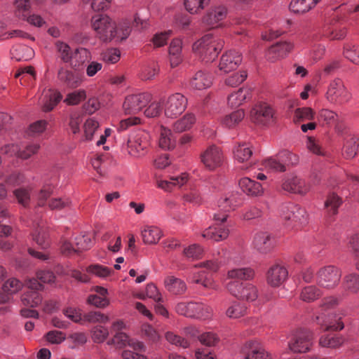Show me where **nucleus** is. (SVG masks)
Returning a JSON list of instances; mask_svg holds the SVG:
<instances>
[{
	"label": "nucleus",
	"mask_w": 359,
	"mask_h": 359,
	"mask_svg": "<svg viewBox=\"0 0 359 359\" xmlns=\"http://www.w3.org/2000/svg\"><path fill=\"white\" fill-rule=\"evenodd\" d=\"M48 233L43 228H39L33 234V240L39 245L42 249H46L50 245L48 239Z\"/></svg>",
	"instance_id": "52"
},
{
	"label": "nucleus",
	"mask_w": 359,
	"mask_h": 359,
	"mask_svg": "<svg viewBox=\"0 0 359 359\" xmlns=\"http://www.w3.org/2000/svg\"><path fill=\"white\" fill-rule=\"evenodd\" d=\"M245 116V112L243 109L236 110L231 114L226 115L222 123L224 126L231 128L240 123Z\"/></svg>",
	"instance_id": "49"
},
{
	"label": "nucleus",
	"mask_w": 359,
	"mask_h": 359,
	"mask_svg": "<svg viewBox=\"0 0 359 359\" xmlns=\"http://www.w3.org/2000/svg\"><path fill=\"white\" fill-rule=\"evenodd\" d=\"M321 295L320 290L314 285H309L302 289L300 298L304 302H313Z\"/></svg>",
	"instance_id": "46"
},
{
	"label": "nucleus",
	"mask_w": 359,
	"mask_h": 359,
	"mask_svg": "<svg viewBox=\"0 0 359 359\" xmlns=\"http://www.w3.org/2000/svg\"><path fill=\"white\" fill-rule=\"evenodd\" d=\"M337 116L334 111L327 109H323L318 112V120L319 122H322L323 125H330L336 122Z\"/></svg>",
	"instance_id": "54"
},
{
	"label": "nucleus",
	"mask_w": 359,
	"mask_h": 359,
	"mask_svg": "<svg viewBox=\"0 0 359 359\" xmlns=\"http://www.w3.org/2000/svg\"><path fill=\"white\" fill-rule=\"evenodd\" d=\"M152 95L149 93L132 94L126 97L123 109L126 114H135L151 101Z\"/></svg>",
	"instance_id": "9"
},
{
	"label": "nucleus",
	"mask_w": 359,
	"mask_h": 359,
	"mask_svg": "<svg viewBox=\"0 0 359 359\" xmlns=\"http://www.w3.org/2000/svg\"><path fill=\"white\" fill-rule=\"evenodd\" d=\"M273 116L272 108L266 104L257 105L250 111V118L257 124H268L272 121Z\"/></svg>",
	"instance_id": "17"
},
{
	"label": "nucleus",
	"mask_w": 359,
	"mask_h": 359,
	"mask_svg": "<svg viewBox=\"0 0 359 359\" xmlns=\"http://www.w3.org/2000/svg\"><path fill=\"white\" fill-rule=\"evenodd\" d=\"M210 0H184V6L190 13H197L208 5Z\"/></svg>",
	"instance_id": "50"
},
{
	"label": "nucleus",
	"mask_w": 359,
	"mask_h": 359,
	"mask_svg": "<svg viewBox=\"0 0 359 359\" xmlns=\"http://www.w3.org/2000/svg\"><path fill=\"white\" fill-rule=\"evenodd\" d=\"M200 158L207 169L214 170L222 165L224 157L220 148L212 144L201 154Z\"/></svg>",
	"instance_id": "12"
},
{
	"label": "nucleus",
	"mask_w": 359,
	"mask_h": 359,
	"mask_svg": "<svg viewBox=\"0 0 359 359\" xmlns=\"http://www.w3.org/2000/svg\"><path fill=\"white\" fill-rule=\"evenodd\" d=\"M282 187L285 191L299 194H304L309 189V185L305 183L304 180L297 176L287 177L283 182Z\"/></svg>",
	"instance_id": "20"
},
{
	"label": "nucleus",
	"mask_w": 359,
	"mask_h": 359,
	"mask_svg": "<svg viewBox=\"0 0 359 359\" xmlns=\"http://www.w3.org/2000/svg\"><path fill=\"white\" fill-rule=\"evenodd\" d=\"M359 147V138L351 137L346 140L344 146L343 154L346 158H353Z\"/></svg>",
	"instance_id": "45"
},
{
	"label": "nucleus",
	"mask_w": 359,
	"mask_h": 359,
	"mask_svg": "<svg viewBox=\"0 0 359 359\" xmlns=\"http://www.w3.org/2000/svg\"><path fill=\"white\" fill-rule=\"evenodd\" d=\"M57 77L64 86L69 89L79 87L83 82L82 78L78 72L65 67H60L58 69Z\"/></svg>",
	"instance_id": "15"
},
{
	"label": "nucleus",
	"mask_w": 359,
	"mask_h": 359,
	"mask_svg": "<svg viewBox=\"0 0 359 359\" xmlns=\"http://www.w3.org/2000/svg\"><path fill=\"white\" fill-rule=\"evenodd\" d=\"M196 122V117L193 114H186L182 118L173 124V130L177 133H182L189 130Z\"/></svg>",
	"instance_id": "34"
},
{
	"label": "nucleus",
	"mask_w": 359,
	"mask_h": 359,
	"mask_svg": "<svg viewBox=\"0 0 359 359\" xmlns=\"http://www.w3.org/2000/svg\"><path fill=\"white\" fill-rule=\"evenodd\" d=\"M243 359H266L272 358L271 353L259 341H246L241 350Z\"/></svg>",
	"instance_id": "13"
},
{
	"label": "nucleus",
	"mask_w": 359,
	"mask_h": 359,
	"mask_svg": "<svg viewBox=\"0 0 359 359\" xmlns=\"http://www.w3.org/2000/svg\"><path fill=\"white\" fill-rule=\"evenodd\" d=\"M226 15V9L219 6L211 8L203 17V22L213 27L219 21L223 20Z\"/></svg>",
	"instance_id": "27"
},
{
	"label": "nucleus",
	"mask_w": 359,
	"mask_h": 359,
	"mask_svg": "<svg viewBox=\"0 0 359 359\" xmlns=\"http://www.w3.org/2000/svg\"><path fill=\"white\" fill-rule=\"evenodd\" d=\"M212 83V80L210 74L198 71L191 79L190 86L194 89L201 90L209 88Z\"/></svg>",
	"instance_id": "25"
},
{
	"label": "nucleus",
	"mask_w": 359,
	"mask_h": 359,
	"mask_svg": "<svg viewBox=\"0 0 359 359\" xmlns=\"http://www.w3.org/2000/svg\"><path fill=\"white\" fill-rule=\"evenodd\" d=\"M239 186L241 190L250 196H258L262 194L263 188L262 184L249 177H243L239 181Z\"/></svg>",
	"instance_id": "24"
},
{
	"label": "nucleus",
	"mask_w": 359,
	"mask_h": 359,
	"mask_svg": "<svg viewBox=\"0 0 359 359\" xmlns=\"http://www.w3.org/2000/svg\"><path fill=\"white\" fill-rule=\"evenodd\" d=\"M316 321L324 331L341 330L344 327V323L341 321V317L333 313L327 316L325 315L316 316Z\"/></svg>",
	"instance_id": "19"
},
{
	"label": "nucleus",
	"mask_w": 359,
	"mask_h": 359,
	"mask_svg": "<svg viewBox=\"0 0 359 359\" xmlns=\"http://www.w3.org/2000/svg\"><path fill=\"white\" fill-rule=\"evenodd\" d=\"M87 272L93 273L100 278H105L109 276L111 273V270L107 266H102L100 264H92L90 265L87 269Z\"/></svg>",
	"instance_id": "61"
},
{
	"label": "nucleus",
	"mask_w": 359,
	"mask_h": 359,
	"mask_svg": "<svg viewBox=\"0 0 359 359\" xmlns=\"http://www.w3.org/2000/svg\"><path fill=\"white\" fill-rule=\"evenodd\" d=\"M165 286L171 293L175 294H181L185 292L187 285L180 278L174 276H169L165 279Z\"/></svg>",
	"instance_id": "30"
},
{
	"label": "nucleus",
	"mask_w": 359,
	"mask_h": 359,
	"mask_svg": "<svg viewBox=\"0 0 359 359\" xmlns=\"http://www.w3.org/2000/svg\"><path fill=\"white\" fill-rule=\"evenodd\" d=\"M226 289L235 297L248 302H254L258 297L257 287L250 283L231 280L226 284Z\"/></svg>",
	"instance_id": "7"
},
{
	"label": "nucleus",
	"mask_w": 359,
	"mask_h": 359,
	"mask_svg": "<svg viewBox=\"0 0 359 359\" xmlns=\"http://www.w3.org/2000/svg\"><path fill=\"white\" fill-rule=\"evenodd\" d=\"M187 102V98L180 93L170 95L164 104L165 115L170 118H177L186 109Z\"/></svg>",
	"instance_id": "11"
},
{
	"label": "nucleus",
	"mask_w": 359,
	"mask_h": 359,
	"mask_svg": "<svg viewBox=\"0 0 359 359\" xmlns=\"http://www.w3.org/2000/svg\"><path fill=\"white\" fill-rule=\"evenodd\" d=\"M342 203L341 199L334 193H332L327 196L325 202V207L327 213L330 215H335L338 212V208Z\"/></svg>",
	"instance_id": "41"
},
{
	"label": "nucleus",
	"mask_w": 359,
	"mask_h": 359,
	"mask_svg": "<svg viewBox=\"0 0 359 359\" xmlns=\"http://www.w3.org/2000/svg\"><path fill=\"white\" fill-rule=\"evenodd\" d=\"M191 283L201 285L205 289H217V285L211 276L203 271L194 273L191 278Z\"/></svg>",
	"instance_id": "28"
},
{
	"label": "nucleus",
	"mask_w": 359,
	"mask_h": 359,
	"mask_svg": "<svg viewBox=\"0 0 359 359\" xmlns=\"http://www.w3.org/2000/svg\"><path fill=\"white\" fill-rule=\"evenodd\" d=\"M293 44L287 41H280L269 47L266 53V59L275 62L285 57L293 49Z\"/></svg>",
	"instance_id": "14"
},
{
	"label": "nucleus",
	"mask_w": 359,
	"mask_h": 359,
	"mask_svg": "<svg viewBox=\"0 0 359 359\" xmlns=\"http://www.w3.org/2000/svg\"><path fill=\"white\" fill-rule=\"evenodd\" d=\"M229 229L223 227H209L205 229L202 236L214 241H219L226 239L229 236Z\"/></svg>",
	"instance_id": "32"
},
{
	"label": "nucleus",
	"mask_w": 359,
	"mask_h": 359,
	"mask_svg": "<svg viewBox=\"0 0 359 359\" xmlns=\"http://www.w3.org/2000/svg\"><path fill=\"white\" fill-rule=\"evenodd\" d=\"M248 308L243 303L233 302L226 311V315L230 318H238L247 313Z\"/></svg>",
	"instance_id": "39"
},
{
	"label": "nucleus",
	"mask_w": 359,
	"mask_h": 359,
	"mask_svg": "<svg viewBox=\"0 0 359 359\" xmlns=\"http://www.w3.org/2000/svg\"><path fill=\"white\" fill-rule=\"evenodd\" d=\"M224 46V41L213 35L205 34L192 46V50L203 62H213Z\"/></svg>",
	"instance_id": "2"
},
{
	"label": "nucleus",
	"mask_w": 359,
	"mask_h": 359,
	"mask_svg": "<svg viewBox=\"0 0 359 359\" xmlns=\"http://www.w3.org/2000/svg\"><path fill=\"white\" fill-rule=\"evenodd\" d=\"M342 285L346 291L355 294L359 291V275L349 273L344 277Z\"/></svg>",
	"instance_id": "35"
},
{
	"label": "nucleus",
	"mask_w": 359,
	"mask_h": 359,
	"mask_svg": "<svg viewBox=\"0 0 359 359\" xmlns=\"http://www.w3.org/2000/svg\"><path fill=\"white\" fill-rule=\"evenodd\" d=\"M344 55L351 62L359 65V46H352L345 48Z\"/></svg>",
	"instance_id": "64"
},
{
	"label": "nucleus",
	"mask_w": 359,
	"mask_h": 359,
	"mask_svg": "<svg viewBox=\"0 0 359 359\" xmlns=\"http://www.w3.org/2000/svg\"><path fill=\"white\" fill-rule=\"evenodd\" d=\"M90 59V53L86 48H79L74 51L71 65L75 69H80L84 64L88 62Z\"/></svg>",
	"instance_id": "29"
},
{
	"label": "nucleus",
	"mask_w": 359,
	"mask_h": 359,
	"mask_svg": "<svg viewBox=\"0 0 359 359\" xmlns=\"http://www.w3.org/2000/svg\"><path fill=\"white\" fill-rule=\"evenodd\" d=\"M91 27L96 36L102 41L107 43L113 39L122 41L130 35L132 28L128 20H123L116 25L109 15L97 13L90 20Z\"/></svg>",
	"instance_id": "1"
},
{
	"label": "nucleus",
	"mask_w": 359,
	"mask_h": 359,
	"mask_svg": "<svg viewBox=\"0 0 359 359\" xmlns=\"http://www.w3.org/2000/svg\"><path fill=\"white\" fill-rule=\"evenodd\" d=\"M129 337L124 332H116L111 340H109L107 345H113L116 348H123L126 345H129Z\"/></svg>",
	"instance_id": "48"
},
{
	"label": "nucleus",
	"mask_w": 359,
	"mask_h": 359,
	"mask_svg": "<svg viewBox=\"0 0 359 359\" xmlns=\"http://www.w3.org/2000/svg\"><path fill=\"white\" fill-rule=\"evenodd\" d=\"M344 342L342 337L335 334H325L320 338L319 344L323 347L337 348Z\"/></svg>",
	"instance_id": "44"
},
{
	"label": "nucleus",
	"mask_w": 359,
	"mask_h": 359,
	"mask_svg": "<svg viewBox=\"0 0 359 359\" xmlns=\"http://www.w3.org/2000/svg\"><path fill=\"white\" fill-rule=\"evenodd\" d=\"M128 346L133 349L134 354L138 359H147V357L144 355L146 346L142 341L130 339Z\"/></svg>",
	"instance_id": "62"
},
{
	"label": "nucleus",
	"mask_w": 359,
	"mask_h": 359,
	"mask_svg": "<svg viewBox=\"0 0 359 359\" xmlns=\"http://www.w3.org/2000/svg\"><path fill=\"white\" fill-rule=\"evenodd\" d=\"M228 278L231 279L250 280L255 276L254 271L249 267L233 269L228 271Z\"/></svg>",
	"instance_id": "40"
},
{
	"label": "nucleus",
	"mask_w": 359,
	"mask_h": 359,
	"mask_svg": "<svg viewBox=\"0 0 359 359\" xmlns=\"http://www.w3.org/2000/svg\"><path fill=\"white\" fill-rule=\"evenodd\" d=\"M254 246L260 253L270 252L274 246L273 240L267 233L261 232L256 234L254 238Z\"/></svg>",
	"instance_id": "22"
},
{
	"label": "nucleus",
	"mask_w": 359,
	"mask_h": 359,
	"mask_svg": "<svg viewBox=\"0 0 359 359\" xmlns=\"http://www.w3.org/2000/svg\"><path fill=\"white\" fill-rule=\"evenodd\" d=\"M252 97V90L249 88H241L228 97V103L231 107H238L250 101Z\"/></svg>",
	"instance_id": "23"
},
{
	"label": "nucleus",
	"mask_w": 359,
	"mask_h": 359,
	"mask_svg": "<svg viewBox=\"0 0 359 359\" xmlns=\"http://www.w3.org/2000/svg\"><path fill=\"white\" fill-rule=\"evenodd\" d=\"M83 319L89 323H105L109 321V318L107 316L102 313L100 311H90L83 315Z\"/></svg>",
	"instance_id": "60"
},
{
	"label": "nucleus",
	"mask_w": 359,
	"mask_h": 359,
	"mask_svg": "<svg viewBox=\"0 0 359 359\" xmlns=\"http://www.w3.org/2000/svg\"><path fill=\"white\" fill-rule=\"evenodd\" d=\"M158 144L161 149L165 150H170L175 147V141L172 138L170 130L164 127L161 128Z\"/></svg>",
	"instance_id": "36"
},
{
	"label": "nucleus",
	"mask_w": 359,
	"mask_h": 359,
	"mask_svg": "<svg viewBox=\"0 0 359 359\" xmlns=\"http://www.w3.org/2000/svg\"><path fill=\"white\" fill-rule=\"evenodd\" d=\"M243 203L242 194L238 191H232L222 196L218 201V205L224 212L235 210Z\"/></svg>",
	"instance_id": "21"
},
{
	"label": "nucleus",
	"mask_w": 359,
	"mask_h": 359,
	"mask_svg": "<svg viewBox=\"0 0 359 359\" xmlns=\"http://www.w3.org/2000/svg\"><path fill=\"white\" fill-rule=\"evenodd\" d=\"M55 46L57 48V51L60 53V58L64 62H70L74 52L72 51L70 46L62 42V41H57L55 43Z\"/></svg>",
	"instance_id": "53"
},
{
	"label": "nucleus",
	"mask_w": 359,
	"mask_h": 359,
	"mask_svg": "<svg viewBox=\"0 0 359 359\" xmlns=\"http://www.w3.org/2000/svg\"><path fill=\"white\" fill-rule=\"evenodd\" d=\"M315 112L310 107L297 108L294 111V121L302 122L305 121H311L314 118Z\"/></svg>",
	"instance_id": "47"
},
{
	"label": "nucleus",
	"mask_w": 359,
	"mask_h": 359,
	"mask_svg": "<svg viewBox=\"0 0 359 359\" xmlns=\"http://www.w3.org/2000/svg\"><path fill=\"white\" fill-rule=\"evenodd\" d=\"M161 236V231L156 226H147L142 231V239L146 244H156Z\"/></svg>",
	"instance_id": "33"
},
{
	"label": "nucleus",
	"mask_w": 359,
	"mask_h": 359,
	"mask_svg": "<svg viewBox=\"0 0 359 359\" xmlns=\"http://www.w3.org/2000/svg\"><path fill=\"white\" fill-rule=\"evenodd\" d=\"M351 97V93L341 79H336L330 83L326 93V98L330 102L342 105L348 103Z\"/></svg>",
	"instance_id": "6"
},
{
	"label": "nucleus",
	"mask_w": 359,
	"mask_h": 359,
	"mask_svg": "<svg viewBox=\"0 0 359 359\" xmlns=\"http://www.w3.org/2000/svg\"><path fill=\"white\" fill-rule=\"evenodd\" d=\"M187 181V175L184 173L180 176L171 177L170 180H161L158 182V187L166 191L170 190L174 186L180 187Z\"/></svg>",
	"instance_id": "37"
},
{
	"label": "nucleus",
	"mask_w": 359,
	"mask_h": 359,
	"mask_svg": "<svg viewBox=\"0 0 359 359\" xmlns=\"http://www.w3.org/2000/svg\"><path fill=\"white\" fill-rule=\"evenodd\" d=\"M281 211L285 224L289 228H297L307 223L306 212L299 205L292 203L283 204Z\"/></svg>",
	"instance_id": "3"
},
{
	"label": "nucleus",
	"mask_w": 359,
	"mask_h": 359,
	"mask_svg": "<svg viewBox=\"0 0 359 359\" xmlns=\"http://www.w3.org/2000/svg\"><path fill=\"white\" fill-rule=\"evenodd\" d=\"M22 288V283L16 278H10L3 285L4 292L8 294L17 293Z\"/></svg>",
	"instance_id": "58"
},
{
	"label": "nucleus",
	"mask_w": 359,
	"mask_h": 359,
	"mask_svg": "<svg viewBox=\"0 0 359 359\" xmlns=\"http://www.w3.org/2000/svg\"><path fill=\"white\" fill-rule=\"evenodd\" d=\"M341 277L340 269L332 265L322 267L316 273L318 284L327 289H332L338 285Z\"/></svg>",
	"instance_id": "8"
},
{
	"label": "nucleus",
	"mask_w": 359,
	"mask_h": 359,
	"mask_svg": "<svg viewBox=\"0 0 359 359\" xmlns=\"http://www.w3.org/2000/svg\"><path fill=\"white\" fill-rule=\"evenodd\" d=\"M61 93L55 90H48L43 100L42 109L45 112L50 111L62 100Z\"/></svg>",
	"instance_id": "26"
},
{
	"label": "nucleus",
	"mask_w": 359,
	"mask_h": 359,
	"mask_svg": "<svg viewBox=\"0 0 359 359\" xmlns=\"http://www.w3.org/2000/svg\"><path fill=\"white\" fill-rule=\"evenodd\" d=\"M241 62V55L236 50H231L222 55L219 68L224 73H228L236 69Z\"/></svg>",
	"instance_id": "16"
},
{
	"label": "nucleus",
	"mask_w": 359,
	"mask_h": 359,
	"mask_svg": "<svg viewBox=\"0 0 359 359\" xmlns=\"http://www.w3.org/2000/svg\"><path fill=\"white\" fill-rule=\"evenodd\" d=\"M150 135L143 130L136 131L128 140L129 154L135 157L144 156L149 145Z\"/></svg>",
	"instance_id": "10"
},
{
	"label": "nucleus",
	"mask_w": 359,
	"mask_h": 359,
	"mask_svg": "<svg viewBox=\"0 0 359 359\" xmlns=\"http://www.w3.org/2000/svg\"><path fill=\"white\" fill-rule=\"evenodd\" d=\"M21 302L25 306L34 308L41 303L42 297L38 292L29 291L21 296Z\"/></svg>",
	"instance_id": "38"
},
{
	"label": "nucleus",
	"mask_w": 359,
	"mask_h": 359,
	"mask_svg": "<svg viewBox=\"0 0 359 359\" xmlns=\"http://www.w3.org/2000/svg\"><path fill=\"white\" fill-rule=\"evenodd\" d=\"M92 245L91 238L88 235H81L75 238L76 250H77L78 254L88 250L92 247Z\"/></svg>",
	"instance_id": "55"
},
{
	"label": "nucleus",
	"mask_w": 359,
	"mask_h": 359,
	"mask_svg": "<svg viewBox=\"0 0 359 359\" xmlns=\"http://www.w3.org/2000/svg\"><path fill=\"white\" fill-rule=\"evenodd\" d=\"M86 97V93L85 90L79 89L78 90L73 91L67 95L66 98L64 100L68 105H76L79 104L81 101L85 100Z\"/></svg>",
	"instance_id": "51"
},
{
	"label": "nucleus",
	"mask_w": 359,
	"mask_h": 359,
	"mask_svg": "<svg viewBox=\"0 0 359 359\" xmlns=\"http://www.w3.org/2000/svg\"><path fill=\"white\" fill-rule=\"evenodd\" d=\"M323 34L330 40H341L346 36V30L344 27L327 26L324 28Z\"/></svg>",
	"instance_id": "42"
},
{
	"label": "nucleus",
	"mask_w": 359,
	"mask_h": 359,
	"mask_svg": "<svg viewBox=\"0 0 359 359\" xmlns=\"http://www.w3.org/2000/svg\"><path fill=\"white\" fill-rule=\"evenodd\" d=\"M288 272L280 265L276 264L269 268L266 274L268 284L272 287H278L287 279Z\"/></svg>",
	"instance_id": "18"
},
{
	"label": "nucleus",
	"mask_w": 359,
	"mask_h": 359,
	"mask_svg": "<svg viewBox=\"0 0 359 359\" xmlns=\"http://www.w3.org/2000/svg\"><path fill=\"white\" fill-rule=\"evenodd\" d=\"M159 72V66L158 64L153 62L146 67L141 74L142 80H151Z\"/></svg>",
	"instance_id": "63"
},
{
	"label": "nucleus",
	"mask_w": 359,
	"mask_h": 359,
	"mask_svg": "<svg viewBox=\"0 0 359 359\" xmlns=\"http://www.w3.org/2000/svg\"><path fill=\"white\" fill-rule=\"evenodd\" d=\"M320 0H292L290 10L295 13H304L312 9Z\"/></svg>",
	"instance_id": "31"
},
{
	"label": "nucleus",
	"mask_w": 359,
	"mask_h": 359,
	"mask_svg": "<svg viewBox=\"0 0 359 359\" xmlns=\"http://www.w3.org/2000/svg\"><path fill=\"white\" fill-rule=\"evenodd\" d=\"M165 339L171 344L182 348H187L189 346L188 341L175 334L172 332H167L165 334Z\"/></svg>",
	"instance_id": "59"
},
{
	"label": "nucleus",
	"mask_w": 359,
	"mask_h": 359,
	"mask_svg": "<svg viewBox=\"0 0 359 359\" xmlns=\"http://www.w3.org/2000/svg\"><path fill=\"white\" fill-rule=\"evenodd\" d=\"M313 335L306 329H299L294 332L288 343L290 349L294 353H306L313 345Z\"/></svg>",
	"instance_id": "5"
},
{
	"label": "nucleus",
	"mask_w": 359,
	"mask_h": 359,
	"mask_svg": "<svg viewBox=\"0 0 359 359\" xmlns=\"http://www.w3.org/2000/svg\"><path fill=\"white\" fill-rule=\"evenodd\" d=\"M200 342L207 346H215L219 341V338L217 334L212 332H207L198 336Z\"/></svg>",
	"instance_id": "57"
},
{
	"label": "nucleus",
	"mask_w": 359,
	"mask_h": 359,
	"mask_svg": "<svg viewBox=\"0 0 359 359\" xmlns=\"http://www.w3.org/2000/svg\"><path fill=\"white\" fill-rule=\"evenodd\" d=\"M234 158L239 162L247 161L252 155V149L246 144H240L233 149Z\"/></svg>",
	"instance_id": "43"
},
{
	"label": "nucleus",
	"mask_w": 359,
	"mask_h": 359,
	"mask_svg": "<svg viewBox=\"0 0 359 359\" xmlns=\"http://www.w3.org/2000/svg\"><path fill=\"white\" fill-rule=\"evenodd\" d=\"M175 309L179 315L191 318L205 320L212 314V309L201 302H180Z\"/></svg>",
	"instance_id": "4"
},
{
	"label": "nucleus",
	"mask_w": 359,
	"mask_h": 359,
	"mask_svg": "<svg viewBox=\"0 0 359 359\" xmlns=\"http://www.w3.org/2000/svg\"><path fill=\"white\" fill-rule=\"evenodd\" d=\"M92 339L95 343H101L109 335L108 329L101 325L95 326L91 331Z\"/></svg>",
	"instance_id": "56"
}]
</instances>
